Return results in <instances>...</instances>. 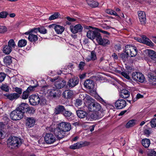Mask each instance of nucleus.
<instances>
[{"instance_id":"1","label":"nucleus","mask_w":156,"mask_h":156,"mask_svg":"<svg viewBox=\"0 0 156 156\" xmlns=\"http://www.w3.org/2000/svg\"><path fill=\"white\" fill-rule=\"evenodd\" d=\"M71 129L70 123L67 122H62L59 123L57 127L54 129V133L58 139L63 138L66 132L69 131Z\"/></svg>"},{"instance_id":"2","label":"nucleus","mask_w":156,"mask_h":156,"mask_svg":"<svg viewBox=\"0 0 156 156\" xmlns=\"http://www.w3.org/2000/svg\"><path fill=\"white\" fill-rule=\"evenodd\" d=\"M8 146L11 148L18 147L21 144V140L20 138L16 136L10 137L7 140Z\"/></svg>"},{"instance_id":"3","label":"nucleus","mask_w":156,"mask_h":156,"mask_svg":"<svg viewBox=\"0 0 156 156\" xmlns=\"http://www.w3.org/2000/svg\"><path fill=\"white\" fill-rule=\"evenodd\" d=\"M125 52L129 54L131 57L135 56L137 53V50L136 47L134 46L127 45L125 46Z\"/></svg>"},{"instance_id":"4","label":"nucleus","mask_w":156,"mask_h":156,"mask_svg":"<svg viewBox=\"0 0 156 156\" xmlns=\"http://www.w3.org/2000/svg\"><path fill=\"white\" fill-rule=\"evenodd\" d=\"M23 116V113L17 108L10 114V117L11 119L14 120H17L22 119Z\"/></svg>"},{"instance_id":"5","label":"nucleus","mask_w":156,"mask_h":156,"mask_svg":"<svg viewBox=\"0 0 156 156\" xmlns=\"http://www.w3.org/2000/svg\"><path fill=\"white\" fill-rule=\"evenodd\" d=\"M17 108L20 110V111H21L23 114L25 112L31 113L34 110L33 108H30L28 104L23 102L21 103Z\"/></svg>"},{"instance_id":"6","label":"nucleus","mask_w":156,"mask_h":156,"mask_svg":"<svg viewBox=\"0 0 156 156\" xmlns=\"http://www.w3.org/2000/svg\"><path fill=\"white\" fill-rule=\"evenodd\" d=\"M132 78L133 80L141 83L144 82L145 80L144 75L142 73L138 72L133 73Z\"/></svg>"},{"instance_id":"7","label":"nucleus","mask_w":156,"mask_h":156,"mask_svg":"<svg viewBox=\"0 0 156 156\" xmlns=\"http://www.w3.org/2000/svg\"><path fill=\"white\" fill-rule=\"evenodd\" d=\"M101 108L100 104L96 102H91L88 106V110L90 112H97L100 111Z\"/></svg>"},{"instance_id":"8","label":"nucleus","mask_w":156,"mask_h":156,"mask_svg":"<svg viewBox=\"0 0 156 156\" xmlns=\"http://www.w3.org/2000/svg\"><path fill=\"white\" fill-rule=\"evenodd\" d=\"M56 140L55 136L51 133H46L44 136L45 141L47 144H53L55 141Z\"/></svg>"},{"instance_id":"9","label":"nucleus","mask_w":156,"mask_h":156,"mask_svg":"<svg viewBox=\"0 0 156 156\" xmlns=\"http://www.w3.org/2000/svg\"><path fill=\"white\" fill-rule=\"evenodd\" d=\"M89 143L87 141L83 142L80 141L77 142L69 147L70 149H78L82 147L86 146L89 145Z\"/></svg>"},{"instance_id":"10","label":"nucleus","mask_w":156,"mask_h":156,"mask_svg":"<svg viewBox=\"0 0 156 156\" xmlns=\"http://www.w3.org/2000/svg\"><path fill=\"white\" fill-rule=\"evenodd\" d=\"M29 101L31 105H36L40 102V97L38 95H32L29 97Z\"/></svg>"},{"instance_id":"11","label":"nucleus","mask_w":156,"mask_h":156,"mask_svg":"<svg viewBox=\"0 0 156 156\" xmlns=\"http://www.w3.org/2000/svg\"><path fill=\"white\" fill-rule=\"evenodd\" d=\"M126 102L124 99H119L115 103V106L117 109H120L124 108L126 105Z\"/></svg>"},{"instance_id":"12","label":"nucleus","mask_w":156,"mask_h":156,"mask_svg":"<svg viewBox=\"0 0 156 156\" xmlns=\"http://www.w3.org/2000/svg\"><path fill=\"white\" fill-rule=\"evenodd\" d=\"M57 88L61 89L63 87L66 85V82L63 79L58 77V78L54 84Z\"/></svg>"},{"instance_id":"13","label":"nucleus","mask_w":156,"mask_h":156,"mask_svg":"<svg viewBox=\"0 0 156 156\" xmlns=\"http://www.w3.org/2000/svg\"><path fill=\"white\" fill-rule=\"evenodd\" d=\"M79 82V79L78 78L74 77L69 80L68 83V85L69 87H73L77 85Z\"/></svg>"},{"instance_id":"14","label":"nucleus","mask_w":156,"mask_h":156,"mask_svg":"<svg viewBox=\"0 0 156 156\" xmlns=\"http://www.w3.org/2000/svg\"><path fill=\"white\" fill-rule=\"evenodd\" d=\"M71 32L73 34H76L78 32H81L83 30V27L80 24H78L75 26L70 27Z\"/></svg>"},{"instance_id":"15","label":"nucleus","mask_w":156,"mask_h":156,"mask_svg":"<svg viewBox=\"0 0 156 156\" xmlns=\"http://www.w3.org/2000/svg\"><path fill=\"white\" fill-rule=\"evenodd\" d=\"M138 14L140 23L142 24H144L146 23L145 12L144 11H139L138 12Z\"/></svg>"},{"instance_id":"16","label":"nucleus","mask_w":156,"mask_h":156,"mask_svg":"<svg viewBox=\"0 0 156 156\" xmlns=\"http://www.w3.org/2000/svg\"><path fill=\"white\" fill-rule=\"evenodd\" d=\"M94 83L92 80L88 79L84 82V86L85 87L89 89L92 90L94 88Z\"/></svg>"},{"instance_id":"17","label":"nucleus","mask_w":156,"mask_h":156,"mask_svg":"<svg viewBox=\"0 0 156 156\" xmlns=\"http://www.w3.org/2000/svg\"><path fill=\"white\" fill-rule=\"evenodd\" d=\"M26 121V126L29 128L33 126L35 124V120L33 117L27 118Z\"/></svg>"},{"instance_id":"18","label":"nucleus","mask_w":156,"mask_h":156,"mask_svg":"<svg viewBox=\"0 0 156 156\" xmlns=\"http://www.w3.org/2000/svg\"><path fill=\"white\" fill-rule=\"evenodd\" d=\"M97 59L96 53L94 51H91L90 54L85 57V59L87 62L94 61Z\"/></svg>"},{"instance_id":"19","label":"nucleus","mask_w":156,"mask_h":156,"mask_svg":"<svg viewBox=\"0 0 156 156\" xmlns=\"http://www.w3.org/2000/svg\"><path fill=\"white\" fill-rule=\"evenodd\" d=\"M142 39H141L140 42L143 43L149 46H153L154 44L149 38L146 36L143 35L141 37Z\"/></svg>"},{"instance_id":"20","label":"nucleus","mask_w":156,"mask_h":156,"mask_svg":"<svg viewBox=\"0 0 156 156\" xmlns=\"http://www.w3.org/2000/svg\"><path fill=\"white\" fill-rule=\"evenodd\" d=\"M65 107L62 105H59L56 107L55 109V113L56 114H62L65 111Z\"/></svg>"},{"instance_id":"21","label":"nucleus","mask_w":156,"mask_h":156,"mask_svg":"<svg viewBox=\"0 0 156 156\" xmlns=\"http://www.w3.org/2000/svg\"><path fill=\"white\" fill-rule=\"evenodd\" d=\"M76 114L79 118L81 119L86 118V120H88L89 119L87 117V113L86 112L83 110H79L76 111Z\"/></svg>"},{"instance_id":"22","label":"nucleus","mask_w":156,"mask_h":156,"mask_svg":"<svg viewBox=\"0 0 156 156\" xmlns=\"http://www.w3.org/2000/svg\"><path fill=\"white\" fill-rule=\"evenodd\" d=\"M7 98L11 101H13L18 99L20 97L18 94L14 93L9 94H6L5 95Z\"/></svg>"},{"instance_id":"23","label":"nucleus","mask_w":156,"mask_h":156,"mask_svg":"<svg viewBox=\"0 0 156 156\" xmlns=\"http://www.w3.org/2000/svg\"><path fill=\"white\" fill-rule=\"evenodd\" d=\"M130 92L126 89H123L121 91L120 95L122 98H126L129 96Z\"/></svg>"},{"instance_id":"24","label":"nucleus","mask_w":156,"mask_h":156,"mask_svg":"<svg viewBox=\"0 0 156 156\" xmlns=\"http://www.w3.org/2000/svg\"><path fill=\"white\" fill-rule=\"evenodd\" d=\"M64 29L63 27L58 25H57L55 27V30L58 34H62L64 31Z\"/></svg>"},{"instance_id":"25","label":"nucleus","mask_w":156,"mask_h":156,"mask_svg":"<svg viewBox=\"0 0 156 156\" xmlns=\"http://www.w3.org/2000/svg\"><path fill=\"white\" fill-rule=\"evenodd\" d=\"M143 133L144 135L148 137L151 133V129L148 127L147 126L145 125L143 129Z\"/></svg>"},{"instance_id":"26","label":"nucleus","mask_w":156,"mask_h":156,"mask_svg":"<svg viewBox=\"0 0 156 156\" xmlns=\"http://www.w3.org/2000/svg\"><path fill=\"white\" fill-rule=\"evenodd\" d=\"M98 44L100 45L105 46L110 44V41L107 39H103L101 37V40H100V41H99Z\"/></svg>"},{"instance_id":"27","label":"nucleus","mask_w":156,"mask_h":156,"mask_svg":"<svg viewBox=\"0 0 156 156\" xmlns=\"http://www.w3.org/2000/svg\"><path fill=\"white\" fill-rule=\"evenodd\" d=\"M149 82L150 84L155 85L156 84V76L151 75H148Z\"/></svg>"},{"instance_id":"28","label":"nucleus","mask_w":156,"mask_h":156,"mask_svg":"<svg viewBox=\"0 0 156 156\" xmlns=\"http://www.w3.org/2000/svg\"><path fill=\"white\" fill-rule=\"evenodd\" d=\"M142 144L145 148H147L151 144L150 140L147 138L144 139L142 140Z\"/></svg>"},{"instance_id":"29","label":"nucleus","mask_w":156,"mask_h":156,"mask_svg":"<svg viewBox=\"0 0 156 156\" xmlns=\"http://www.w3.org/2000/svg\"><path fill=\"white\" fill-rule=\"evenodd\" d=\"M119 54L121 58L124 62H126L128 60V58L129 57V54H127L125 52Z\"/></svg>"},{"instance_id":"30","label":"nucleus","mask_w":156,"mask_h":156,"mask_svg":"<svg viewBox=\"0 0 156 156\" xmlns=\"http://www.w3.org/2000/svg\"><path fill=\"white\" fill-rule=\"evenodd\" d=\"M149 57L153 60L156 61V52L153 50H150L148 52Z\"/></svg>"},{"instance_id":"31","label":"nucleus","mask_w":156,"mask_h":156,"mask_svg":"<svg viewBox=\"0 0 156 156\" xmlns=\"http://www.w3.org/2000/svg\"><path fill=\"white\" fill-rule=\"evenodd\" d=\"M28 39L30 41L35 42L37 40L38 37L36 35L31 33L29 35Z\"/></svg>"},{"instance_id":"32","label":"nucleus","mask_w":156,"mask_h":156,"mask_svg":"<svg viewBox=\"0 0 156 156\" xmlns=\"http://www.w3.org/2000/svg\"><path fill=\"white\" fill-rule=\"evenodd\" d=\"M87 3L90 7L94 8L97 7L98 5V3L94 0L92 1L91 2L89 0H87Z\"/></svg>"},{"instance_id":"33","label":"nucleus","mask_w":156,"mask_h":156,"mask_svg":"<svg viewBox=\"0 0 156 156\" xmlns=\"http://www.w3.org/2000/svg\"><path fill=\"white\" fill-rule=\"evenodd\" d=\"M96 30H89L87 33V37L91 40L94 39V36Z\"/></svg>"},{"instance_id":"34","label":"nucleus","mask_w":156,"mask_h":156,"mask_svg":"<svg viewBox=\"0 0 156 156\" xmlns=\"http://www.w3.org/2000/svg\"><path fill=\"white\" fill-rule=\"evenodd\" d=\"M12 58L10 56L5 57L4 59V62L5 64L6 65H9L12 62Z\"/></svg>"},{"instance_id":"35","label":"nucleus","mask_w":156,"mask_h":156,"mask_svg":"<svg viewBox=\"0 0 156 156\" xmlns=\"http://www.w3.org/2000/svg\"><path fill=\"white\" fill-rule=\"evenodd\" d=\"M95 33L94 39H95L98 43L99 41L100 40H101V36L100 33L98 31H96Z\"/></svg>"},{"instance_id":"36","label":"nucleus","mask_w":156,"mask_h":156,"mask_svg":"<svg viewBox=\"0 0 156 156\" xmlns=\"http://www.w3.org/2000/svg\"><path fill=\"white\" fill-rule=\"evenodd\" d=\"M27 44V41L25 39H21L18 41V46L21 48L25 46Z\"/></svg>"},{"instance_id":"37","label":"nucleus","mask_w":156,"mask_h":156,"mask_svg":"<svg viewBox=\"0 0 156 156\" xmlns=\"http://www.w3.org/2000/svg\"><path fill=\"white\" fill-rule=\"evenodd\" d=\"M12 48L8 45L5 46L3 48V51L6 54H9L12 51Z\"/></svg>"},{"instance_id":"38","label":"nucleus","mask_w":156,"mask_h":156,"mask_svg":"<svg viewBox=\"0 0 156 156\" xmlns=\"http://www.w3.org/2000/svg\"><path fill=\"white\" fill-rule=\"evenodd\" d=\"M136 121L134 120H129L126 124V127L128 128L134 126L136 124Z\"/></svg>"},{"instance_id":"39","label":"nucleus","mask_w":156,"mask_h":156,"mask_svg":"<svg viewBox=\"0 0 156 156\" xmlns=\"http://www.w3.org/2000/svg\"><path fill=\"white\" fill-rule=\"evenodd\" d=\"M1 89L5 92H8L9 91V87L6 84H2L0 87Z\"/></svg>"},{"instance_id":"40","label":"nucleus","mask_w":156,"mask_h":156,"mask_svg":"<svg viewBox=\"0 0 156 156\" xmlns=\"http://www.w3.org/2000/svg\"><path fill=\"white\" fill-rule=\"evenodd\" d=\"M60 16V14L58 12H55L54 14L51 15L49 18V20H51L57 19Z\"/></svg>"},{"instance_id":"41","label":"nucleus","mask_w":156,"mask_h":156,"mask_svg":"<svg viewBox=\"0 0 156 156\" xmlns=\"http://www.w3.org/2000/svg\"><path fill=\"white\" fill-rule=\"evenodd\" d=\"M13 89L14 91L17 93L16 94H18L19 96L20 97V95H21L22 93V89L21 88L17 87H13Z\"/></svg>"},{"instance_id":"42","label":"nucleus","mask_w":156,"mask_h":156,"mask_svg":"<svg viewBox=\"0 0 156 156\" xmlns=\"http://www.w3.org/2000/svg\"><path fill=\"white\" fill-rule=\"evenodd\" d=\"M62 115L66 117L67 118L73 115V113L70 111L66 110L65 109V111H64Z\"/></svg>"},{"instance_id":"43","label":"nucleus","mask_w":156,"mask_h":156,"mask_svg":"<svg viewBox=\"0 0 156 156\" xmlns=\"http://www.w3.org/2000/svg\"><path fill=\"white\" fill-rule=\"evenodd\" d=\"M12 48H15L16 44L13 39H10L8 42V45Z\"/></svg>"},{"instance_id":"44","label":"nucleus","mask_w":156,"mask_h":156,"mask_svg":"<svg viewBox=\"0 0 156 156\" xmlns=\"http://www.w3.org/2000/svg\"><path fill=\"white\" fill-rule=\"evenodd\" d=\"M7 31V28L5 26L0 25V34H4Z\"/></svg>"},{"instance_id":"45","label":"nucleus","mask_w":156,"mask_h":156,"mask_svg":"<svg viewBox=\"0 0 156 156\" xmlns=\"http://www.w3.org/2000/svg\"><path fill=\"white\" fill-rule=\"evenodd\" d=\"M9 14L6 11H2L0 12V18H6Z\"/></svg>"},{"instance_id":"46","label":"nucleus","mask_w":156,"mask_h":156,"mask_svg":"<svg viewBox=\"0 0 156 156\" xmlns=\"http://www.w3.org/2000/svg\"><path fill=\"white\" fill-rule=\"evenodd\" d=\"M29 95V93L25 90L23 93L22 98L23 99H26L28 98Z\"/></svg>"},{"instance_id":"47","label":"nucleus","mask_w":156,"mask_h":156,"mask_svg":"<svg viewBox=\"0 0 156 156\" xmlns=\"http://www.w3.org/2000/svg\"><path fill=\"white\" fill-rule=\"evenodd\" d=\"M150 122L152 128L156 127V118L152 119Z\"/></svg>"},{"instance_id":"48","label":"nucleus","mask_w":156,"mask_h":156,"mask_svg":"<svg viewBox=\"0 0 156 156\" xmlns=\"http://www.w3.org/2000/svg\"><path fill=\"white\" fill-rule=\"evenodd\" d=\"M147 155L148 156H156V152L153 150H150L147 152Z\"/></svg>"},{"instance_id":"49","label":"nucleus","mask_w":156,"mask_h":156,"mask_svg":"<svg viewBox=\"0 0 156 156\" xmlns=\"http://www.w3.org/2000/svg\"><path fill=\"white\" fill-rule=\"evenodd\" d=\"M40 102L39 104L41 105H44L46 103V100L44 98L43 96L40 97Z\"/></svg>"},{"instance_id":"50","label":"nucleus","mask_w":156,"mask_h":156,"mask_svg":"<svg viewBox=\"0 0 156 156\" xmlns=\"http://www.w3.org/2000/svg\"><path fill=\"white\" fill-rule=\"evenodd\" d=\"M38 31L41 33L44 34L47 33V30L44 27L38 28Z\"/></svg>"},{"instance_id":"51","label":"nucleus","mask_w":156,"mask_h":156,"mask_svg":"<svg viewBox=\"0 0 156 156\" xmlns=\"http://www.w3.org/2000/svg\"><path fill=\"white\" fill-rule=\"evenodd\" d=\"M6 77L5 74L3 73H0V82H2Z\"/></svg>"},{"instance_id":"52","label":"nucleus","mask_w":156,"mask_h":156,"mask_svg":"<svg viewBox=\"0 0 156 156\" xmlns=\"http://www.w3.org/2000/svg\"><path fill=\"white\" fill-rule=\"evenodd\" d=\"M63 94H66L67 96V98H70L72 96V93L71 91H69L68 90H66L63 93Z\"/></svg>"},{"instance_id":"53","label":"nucleus","mask_w":156,"mask_h":156,"mask_svg":"<svg viewBox=\"0 0 156 156\" xmlns=\"http://www.w3.org/2000/svg\"><path fill=\"white\" fill-rule=\"evenodd\" d=\"M36 83H37V82H36ZM37 86V85H36V86H30L27 88V89L26 90V91L30 93V92L32 91L33 90L34 88L36 87Z\"/></svg>"},{"instance_id":"54","label":"nucleus","mask_w":156,"mask_h":156,"mask_svg":"<svg viewBox=\"0 0 156 156\" xmlns=\"http://www.w3.org/2000/svg\"><path fill=\"white\" fill-rule=\"evenodd\" d=\"M82 101L81 100L76 99L75 103V105L76 107L80 106L82 104Z\"/></svg>"},{"instance_id":"55","label":"nucleus","mask_w":156,"mask_h":156,"mask_svg":"<svg viewBox=\"0 0 156 156\" xmlns=\"http://www.w3.org/2000/svg\"><path fill=\"white\" fill-rule=\"evenodd\" d=\"M121 74L127 79H130V77L129 76V75L126 72H122L121 73Z\"/></svg>"},{"instance_id":"56","label":"nucleus","mask_w":156,"mask_h":156,"mask_svg":"<svg viewBox=\"0 0 156 156\" xmlns=\"http://www.w3.org/2000/svg\"><path fill=\"white\" fill-rule=\"evenodd\" d=\"M49 86H43L42 87V90H43L44 92H47L49 90V89L48 88Z\"/></svg>"},{"instance_id":"57","label":"nucleus","mask_w":156,"mask_h":156,"mask_svg":"<svg viewBox=\"0 0 156 156\" xmlns=\"http://www.w3.org/2000/svg\"><path fill=\"white\" fill-rule=\"evenodd\" d=\"M85 65V63L83 62H80L79 65V67L80 69H83V67Z\"/></svg>"},{"instance_id":"58","label":"nucleus","mask_w":156,"mask_h":156,"mask_svg":"<svg viewBox=\"0 0 156 156\" xmlns=\"http://www.w3.org/2000/svg\"><path fill=\"white\" fill-rule=\"evenodd\" d=\"M38 31V28H34L33 29H32L30 30V33L32 34L33 33H37Z\"/></svg>"},{"instance_id":"59","label":"nucleus","mask_w":156,"mask_h":156,"mask_svg":"<svg viewBox=\"0 0 156 156\" xmlns=\"http://www.w3.org/2000/svg\"><path fill=\"white\" fill-rule=\"evenodd\" d=\"M98 30L99 32H100L104 34L107 35H109L110 34V33L107 31L103 30L100 29H98Z\"/></svg>"},{"instance_id":"60","label":"nucleus","mask_w":156,"mask_h":156,"mask_svg":"<svg viewBox=\"0 0 156 156\" xmlns=\"http://www.w3.org/2000/svg\"><path fill=\"white\" fill-rule=\"evenodd\" d=\"M67 19L70 22H74L76 21V20L75 19L71 18L69 17H67Z\"/></svg>"},{"instance_id":"61","label":"nucleus","mask_w":156,"mask_h":156,"mask_svg":"<svg viewBox=\"0 0 156 156\" xmlns=\"http://www.w3.org/2000/svg\"><path fill=\"white\" fill-rule=\"evenodd\" d=\"M143 97V96L140 94H138L136 96V99L142 98Z\"/></svg>"},{"instance_id":"62","label":"nucleus","mask_w":156,"mask_h":156,"mask_svg":"<svg viewBox=\"0 0 156 156\" xmlns=\"http://www.w3.org/2000/svg\"><path fill=\"white\" fill-rule=\"evenodd\" d=\"M112 56L115 59H118V56L115 53H113L112 55Z\"/></svg>"},{"instance_id":"63","label":"nucleus","mask_w":156,"mask_h":156,"mask_svg":"<svg viewBox=\"0 0 156 156\" xmlns=\"http://www.w3.org/2000/svg\"><path fill=\"white\" fill-rule=\"evenodd\" d=\"M99 101L102 104H106L105 101L103 99L101 98H100L99 99Z\"/></svg>"},{"instance_id":"64","label":"nucleus","mask_w":156,"mask_h":156,"mask_svg":"<svg viewBox=\"0 0 156 156\" xmlns=\"http://www.w3.org/2000/svg\"><path fill=\"white\" fill-rule=\"evenodd\" d=\"M127 110H124L123 111H121L119 114V116H121L123 115L125 113H126L127 112Z\"/></svg>"}]
</instances>
